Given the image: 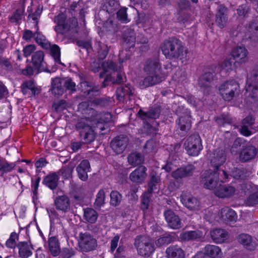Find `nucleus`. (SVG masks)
I'll return each instance as SVG.
<instances>
[{"label": "nucleus", "mask_w": 258, "mask_h": 258, "mask_svg": "<svg viewBox=\"0 0 258 258\" xmlns=\"http://www.w3.org/2000/svg\"><path fill=\"white\" fill-rule=\"evenodd\" d=\"M204 252L210 258H221L223 253L221 248L216 245H207L204 248Z\"/></svg>", "instance_id": "cd10ccee"}, {"label": "nucleus", "mask_w": 258, "mask_h": 258, "mask_svg": "<svg viewBox=\"0 0 258 258\" xmlns=\"http://www.w3.org/2000/svg\"><path fill=\"white\" fill-rule=\"evenodd\" d=\"M203 235V232L199 230L186 231L181 233L179 238L181 241H189L201 238Z\"/></svg>", "instance_id": "c756f323"}, {"label": "nucleus", "mask_w": 258, "mask_h": 258, "mask_svg": "<svg viewBox=\"0 0 258 258\" xmlns=\"http://www.w3.org/2000/svg\"><path fill=\"white\" fill-rule=\"evenodd\" d=\"M22 91L24 95H34L36 93V87L33 81H25L21 86Z\"/></svg>", "instance_id": "c9c22d12"}, {"label": "nucleus", "mask_w": 258, "mask_h": 258, "mask_svg": "<svg viewBox=\"0 0 258 258\" xmlns=\"http://www.w3.org/2000/svg\"><path fill=\"white\" fill-rule=\"evenodd\" d=\"M19 254L22 258H27L32 254V247L28 242H21L18 245Z\"/></svg>", "instance_id": "473e14b6"}, {"label": "nucleus", "mask_w": 258, "mask_h": 258, "mask_svg": "<svg viewBox=\"0 0 258 258\" xmlns=\"http://www.w3.org/2000/svg\"><path fill=\"white\" fill-rule=\"evenodd\" d=\"M213 79V75L210 72H206L199 79V84L201 87H209V84Z\"/></svg>", "instance_id": "79ce46f5"}, {"label": "nucleus", "mask_w": 258, "mask_h": 258, "mask_svg": "<svg viewBox=\"0 0 258 258\" xmlns=\"http://www.w3.org/2000/svg\"><path fill=\"white\" fill-rule=\"evenodd\" d=\"M160 113V109L157 107L151 108L148 112H144L140 109L138 112L140 117L145 120H148L150 118L156 119L159 116Z\"/></svg>", "instance_id": "c85d7f7f"}, {"label": "nucleus", "mask_w": 258, "mask_h": 258, "mask_svg": "<svg viewBox=\"0 0 258 258\" xmlns=\"http://www.w3.org/2000/svg\"><path fill=\"white\" fill-rule=\"evenodd\" d=\"M237 240L239 243L249 250H253L256 247V244L253 241L252 237L249 234H241L238 235Z\"/></svg>", "instance_id": "b1692460"}, {"label": "nucleus", "mask_w": 258, "mask_h": 258, "mask_svg": "<svg viewBox=\"0 0 258 258\" xmlns=\"http://www.w3.org/2000/svg\"><path fill=\"white\" fill-rule=\"evenodd\" d=\"M219 92L225 101H229L239 94V85L234 80L226 81L220 86Z\"/></svg>", "instance_id": "39448f33"}, {"label": "nucleus", "mask_w": 258, "mask_h": 258, "mask_svg": "<svg viewBox=\"0 0 258 258\" xmlns=\"http://www.w3.org/2000/svg\"><path fill=\"white\" fill-rule=\"evenodd\" d=\"M73 168L70 166H65L62 168L60 172H61V174L62 176L65 178L68 179L70 178L73 172Z\"/></svg>", "instance_id": "680f3d73"}, {"label": "nucleus", "mask_w": 258, "mask_h": 258, "mask_svg": "<svg viewBox=\"0 0 258 258\" xmlns=\"http://www.w3.org/2000/svg\"><path fill=\"white\" fill-rule=\"evenodd\" d=\"M103 71L105 73H111L114 72L116 70V68L114 64L111 61H104L102 64Z\"/></svg>", "instance_id": "5fc2aeb1"}, {"label": "nucleus", "mask_w": 258, "mask_h": 258, "mask_svg": "<svg viewBox=\"0 0 258 258\" xmlns=\"http://www.w3.org/2000/svg\"><path fill=\"white\" fill-rule=\"evenodd\" d=\"M112 118V115L109 112L100 114H94L90 118L89 117L82 118L76 124V127L79 132L81 140L84 143L92 142L95 138L96 133L104 131L106 125L105 123L109 122Z\"/></svg>", "instance_id": "f257e3e1"}, {"label": "nucleus", "mask_w": 258, "mask_h": 258, "mask_svg": "<svg viewBox=\"0 0 258 258\" xmlns=\"http://www.w3.org/2000/svg\"><path fill=\"white\" fill-rule=\"evenodd\" d=\"M221 220L227 223L235 222L237 219V215L235 211L228 207L222 208L220 212Z\"/></svg>", "instance_id": "4be33fe9"}, {"label": "nucleus", "mask_w": 258, "mask_h": 258, "mask_svg": "<svg viewBox=\"0 0 258 258\" xmlns=\"http://www.w3.org/2000/svg\"><path fill=\"white\" fill-rule=\"evenodd\" d=\"M118 4L115 0H105L103 9L107 12L111 13L117 7Z\"/></svg>", "instance_id": "c03bdc74"}, {"label": "nucleus", "mask_w": 258, "mask_h": 258, "mask_svg": "<svg viewBox=\"0 0 258 258\" xmlns=\"http://www.w3.org/2000/svg\"><path fill=\"white\" fill-rule=\"evenodd\" d=\"M233 61L231 58L226 59L222 63L221 67L222 69L229 71L232 69Z\"/></svg>", "instance_id": "774afa93"}, {"label": "nucleus", "mask_w": 258, "mask_h": 258, "mask_svg": "<svg viewBox=\"0 0 258 258\" xmlns=\"http://www.w3.org/2000/svg\"><path fill=\"white\" fill-rule=\"evenodd\" d=\"M231 55L233 59L240 63H245L249 59L248 51L244 46H238L233 48Z\"/></svg>", "instance_id": "f8f14e48"}, {"label": "nucleus", "mask_w": 258, "mask_h": 258, "mask_svg": "<svg viewBox=\"0 0 258 258\" xmlns=\"http://www.w3.org/2000/svg\"><path fill=\"white\" fill-rule=\"evenodd\" d=\"M41 13V11L39 9H37L35 12L34 14H30L28 16V19L29 21H33V23L34 24L35 28H36L37 30L38 29V19Z\"/></svg>", "instance_id": "864d4df0"}, {"label": "nucleus", "mask_w": 258, "mask_h": 258, "mask_svg": "<svg viewBox=\"0 0 258 258\" xmlns=\"http://www.w3.org/2000/svg\"><path fill=\"white\" fill-rule=\"evenodd\" d=\"M44 57V53L41 50L36 51L32 54V62L36 69H39L44 67L45 63Z\"/></svg>", "instance_id": "2f4dec72"}, {"label": "nucleus", "mask_w": 258, "mask_h": 258, "mask_svg": "<svg viewBox=\"0 0 258 258\" xmlns=\"http://www.w3.org/2000/svg\"><path fill=\"white\" fill-rule=\"evenodd\" d=\"M227 9L223 6H220L216 16V23L220 28H223L227 23Z\"/></svg>", "instance_id": "f704fd0d"}, {"label": "nucleus", "mask_w": 258, "mask_h": 258, "mask_svg": "<svg viewBox=\"0 0 258 258\" xmlns=\"http://www.w3.org/2000/svg\"><path fill=\"white\" fill-rule=\"evenodd\" d=\"M90 165L89 162L87 160H84L81 161L80 164L77 167V171L79 177L83 181H85L88 178L87 173L89 171Z\"/></svg>", "instance_id": "a878e982"}, {"label": "nucleus", "mask_w": 258, "mask_h": 258, "mask_svg": "<svg viewBox=\"0 0 258 258\" xmlns=\"http://www.w3.org/2000/svg\"><path fill=\"white\" fill-rule=\"evenodd\" d=\"M59 178L55 173H52L47 175L43 179V183L51 189L56 188Z\"/></svg>", "instance_id": "72a5a7b5"}, {"label": "nucleus", "mask_w": 258, "mask_h": 258, "mask_svg": "<svg viewBox=\"0 0 258 258\" xmlns=\"http://www.w3.org/2000/svg\"><path fill=\"white\" fill-rule=\"evenodd\" d=\"M162 51L168 58H179L182 62L186 60L188 50L177 39L173 38L165 41L162 47Z\"/></svg>", "instance_id": "f03ea898"}, {"label": "nucleus", "mask_w": 258, "mask_h": 258, "mask_svg": "<svg viewBox=\"0 0 258 258\" xmlns=\"http://www.w3.org/2000/svg\"><path fill=\"white\" fill-rule=\"evenodd\" d=\"M16 165L14 163H8L6 160L0 159V171H2L4 173H7L12 171Z\"/></svg>", "instance_id": "a18cd8bd"}, {"label": "nucleus", "mask_w": 258, "mask_h": 258, "mask_svg": "<svg viewBox=\"0 0 258 258\" xmlns=\"http://www.w3.org/2000/svg\"><path fill=\"white\" fill-rule=\"evenodd\" d=\"M229 175L224 170L206 171L202 175V182L205 188L215 190L219 182L227 181Z\"/></svg>", "instance_id": "7ed1b4c3"}, {"label": "nucleus", "mask_w": 258, "mask_h": 258, "mask_svg": "<svg viewBox=\"0 0 258 258\" xmlns=\"http://www.w3.org/2000/svg\"><path fill=\"white\" fill-rule=\"evenodd\" d=\"M148 76L140 83L142 88H146L159 83L165 79L164 75L160 73L147 74Z\"/></svg>", "instance_id": "1a4fd4ad"}, {"label": "nucleus", "mask_w": 258, "mask_h": 258, "mask_svg": "<svg viewBox=\"0 0 258 258\" xmlns=\"http://www.w3.org/2000/svg\"><path fill=\"white\" fill-rule=\"evenodd\" d=\"M248 32L251 37L258 36V24L253 22L249 25Z\"/></svg>", "instance_id": "052dcab7"}, {"label": "nucleus", "mask_w": 258, "mask_h": 258, "mask_svg": "<svg viewBox=\"0 0 258 258\" xmlns=\"http://www.w3.org/2000/svg\"><path fill=\"white\" fill-rule=\"evenodd\" d=\"M50 49L51 54L54 59L55 61L58 63H60V49L59 47L56 45H50L49 48Z\"/></svg>", "instance_id": "3c124183"}, {"label": "nucleus", "mask_w": 258, "mask_h": 258, "mask_svg": "<svg viewBox=\"0 0 258 258\" xmlns=\"http://www.w3.org/2000/svg\"><path fill=\"white\" fill-rule=\"evenodd\" d=\"M247 95L254 101H258V72L253 70L248 75L245 86Z\"/></svg>", "instance_id": "423d86ee"}, {"label": "nucleus", "mask_w": 258, "mask_h": 258, "mask_svg": "<svg viewBox=\"0 0 258 258\" xmlns=\"http://www.w3.org/2000/svg\"><path fill=\"white\" fill-rule=\"evenodd\" d=\"M55 208L62 213H66L71 210V201L69 198L66 196H58L54 201Z\"/></svg>", "instance_id": "ddd939ff"}, {"label": "nucleus", "mask_w": 258, "mask_h": 258, "mask_svg": "<svg viewBox=\"0 0 258 258\" xmlns=\"http://www.w3.org/2000/svg\"><path fill=\"white\" fill-rule=\"evenodd\" d=\"M139 187L137 185H133L131 187L130 190L128 193V199L133 201L136 202L138 199V196L136 192L138 191Z\"/></svg>", "instance_id": "4d7b16f0"}, {"label": "nucleus", "mask_w": 258, "mask_h": 258, "mask_svg": "<svg viewBox=\"0 0 258 258\" xmlns=\"http://www.w3.org/2000/svg\"><path fill=\"white\" fill-rule=\"evenodd\" d=\"M161 65L157 59L148 60L145 63L144 70L147 74L158 73L161 72Z\"/></svg>", "instance_id": "412c9836"}, {"label": "nucleus", "mask_w": 258, "mask_h": 258, "mask_svg": "<svg viewBox=\"0 0 258 258\" xmlns=\"http://www.w3.org/2000/svg\"><path fill=\"white\" fill-rule=\"evenodd\" d=\"M116 97L118 100L123 97L125 95H132L134 94L130 85H127L124 87H120L116 91Z\"/></svg>", "instance_id": "ea45409f"}, {"label": "nucleus", "mask_w": 258, "mask_h": 258, "mask_svg": "<svg viewBox=\"0 0 258 258\" xmlns=\"http://www.w3.org/2000/svg\"><path fill=\"white\" fill-rule=\"evenodd\" d=\"M165 220L168 226L172 229H176L181 227V220L178 215L171 210H167L164 213Z\"/></svg>", "instance_id": "2eb2a0df"}, {"label": "nucleus", "mask_w": 258, "mask_h": 258, "mask_svg": "<svg viewBox=\"0 0 258 258\" xmlns=\"http://www.w3.org/2000/svg\"><path fill=\"white\" fill-rule=\"evenodd\" d=\"M67 104L65 100H61L53 103L52 107L56 111H59L67 107Z\"/></svg>", "instance_id": "69168bd1"}, {"label": "nucleus", "mask_w": 258, "mask_h": 258, "mask_svg": "<svg viewBox=\"0 0 258 258\" xmlns=\"http://www.w3.org/2000/svg\"><path fill=\"white\" fill-rule=\"evenodd\" d=\"M212 240L217 243L223 242L227 238V233L221 229H216L210 232Z\"/></svg>", "instance_id": "7c9ffc66"}, {"label": "nucleus", "mask_w": 258, "mask_h": 258, "mask_svg": "<svg viewBox=\"0 0 258 258\" xmlns=\"http://www.w3.org/2000/svg\"><path fill=\"white\" fill-rule=\"evenodd\" d=\"M63 84L64 88L71 91L76 90V84L71 79H63Z\"/></svg>", "instance_id": "e2e57ef3"}, {"label": "nucleus", "mask_w": 258, "mask_h": 258, "mask_svg": "<svg viewBox=\"0 0 258 258\" xmlns=\"http://www.w3.org/2000/svg\"><path fill=\"white\" fill-rule=\"evenodd\" d=\"M49 248L53 256H57L60 251L58 241L55 237H51L48 240Z\"/></svg>", "instance_id": "e433bc0d"}, {"label": "nucleus", "mask_w": 258, "mask_h": 258, "mask_svg": "<svg viewBox=\"0 0 258 258\" xmlns=\"http://www.w3.org/2000/svg\"><path fill=\"white\" fill-rule=\"evenodd\" d=\"M51 91L52 93L55 96L62 95L64 92L63 79L57 77L52 79Z\"/></svg>", "instance_id": "393cba45"}, {"label": "nucleus", "mask_w": 258, "mask_h": 258, "mask_svg": "<svg viewBox=\"0 0 258 258\" xmlns=\"http://www.w3.org/2000/svg\"><path fill=\"white\" fill-rule=\"evenodd\" d=\"M84 218L88 222L94 223L98 218V214L93 209L88 208L84 210Z\"/></svg>", "instance_id": "4c0bfd02"}, {"label": "nucleus", "mask_w": 258, "mask_h": 258, "mask_svg": "<svg viewBox=\"0 0 258 258\" xmlns=\"http://www.w3.org/2000/svg\"><path fill=\"white\" fill-rule=\"evenodd\" d=\"M36 29V42L45 49H48L50 47V43L46 39L45 37L38 31V29Z\"/></svg>", "instance_id": "a19ab883"}, {"label": "nucleus", "mask_w": 258, "mask_h": 258, "mask_svg": "<svg viewBox=\"0 0 258 258\" xmlns=\"http://www.w3.org/2000/svg\"><path fill=\"white\" fill-rule=\"evenodd\" d=\"M78 245L83 252H89L96 248L97 240L89 233H80L78 236Z\"/></svg>", "instance_id": "0eeeda50"}, {"label": "nucleus", "mask_w": 258, "mask_h": 258, "mask_svg": "<svg viewBox=\"0 0 258 258\" xmlns=\"http://www.w3.org/2000/svg\"><path fill=\"white\" fill-rule=\"evenodd\" d=\"M226 155L223 150H216L213 156L211 159V162L215 170H220L219 167L222 165L226 161Z\"/></svg>", "instance_id": "f3484780"}, {"label": "nucleus", "mask_w": 258, "mask_h": 258, "mask_svg": "<svg viewBox=\"0 0 258 258\" xmlns=\"http://www.w3.org/2000/svg\"><path fill=\"white\" fill-rule=\"evenodd\" d=\"M185 149L190 156H198L203 149L201 138L197 135L190 136L185 143Z\"/></svg>", "instance_id": "6e6552de"}, {"label": "nucleus", "mask_w": 258, "mask_h": 258, "mask_svg": "<svg viewBox=\"0 0 258 258\" xmlns=\"http://www.w3.org/2000/svg\"><path fill=\"white\" fill-rule=\"evenodd\" d=\"M182 203L190 210H196L200 205L199 201L195 197L186 194H182L180 197Z\"/></svg>", "instance_id": "aec40b11"}, {"label": "nucleus", "mask_w": 258, "mask_h": 258, "mask_svg": "<svg viewBox=\"0 0 258 258\" xmlns=\"http://www.w3.org/2000/svg\"><path fill=\"white\" fill-rule=\"evenodd\" d=\"M150 180L148 183V191L152 193L153 190L155 188L156 184L160 181V177L155 173H152L150 175Z\"/></svg>", "instance_id": "49530a36"}, {"label": "nucleus", "mask_w": 258, "mask_h": 258, "mask_svg": "<svg viewBox=\"0 0 258 258\" xmlns=\"http://www.w3.org/2000/svg\"><path fill=\"white\" fill-rule=\"evenodd\" d=\"M65 20V16L63 14L58 15L54 18V22L57 24L54 29L58 34H64L70 31V27L66 24Z\"/></svg>", "instance_id": "6ab92c4d"}, {"label": "nucleus", "mask_w": 258, "mask_h": 258, "mask_svg": "<svg viewBox=\"0 0 258 258\" xmlns=\"http://www.w3.org/2000/svg\"><path fill=\"white\" fill-rule=\"evenodd\" d=\"M246 204L249 206H253L258 204V192L251 195L246 200Z\"/></svg>", "instance_id": "338daca9"}, {"label": "nucleus", "mask_w": 258, "mask_h": 258, "mask_svg": "<svg viewBox=\"0 0 258 258\" xmlns=\"http://www.w3.org/2000/svg\"><path fill=\"white\" fill-rule=\"evenodd\" d=\"M128 143V139L126 136H119L115 138L111 142L110 146L116 154L122 153Z\"/></svg>", "instance_id": "9d476101"}, {"label": "nucleus", "mask_w": 258, "mask_h": 258, "mask_svg": "<svg viewBox=\"0 0 258 258\" xmlns=\"http://www.w3.org/2000/svg\"><path fill=\"white\" fill-rule=\"evenodd\" d=\"M89 106V102H83L79 104L78 109L82 112L85 110H88L90 111L89 113H91L92 116H93L94 114H96V111L91 107H90Z\"/></svg>", "instance_id": "13d9d810"}, {"label": "nucleus", "mask_w": 258, "mask_h": 258, "mask_svg": "<svg viewBox=\"0 0 258 258\" xmlns=\"http://www.w3.org/2000/svg\"><path fill=\"white\" fill-rule=\"evenodd\" d=\"M146 171L147 168L145 166H140L138 167L130 174V180L138 183L143 182L147 176Z\"/></svg>", "instance_id": "4468645a"}, {"label": "nucleus", "mask_w": 258, "mask_h": 258, "mask_svg": "<svg viewBox=\"0 0 258 258\" xmlns=\"http://www.w3.org/2000/svg\"><path fill=\"white\" fill-rule=\"evenodd\" d=\"M257 153V150L253 146L248 145L242 147L239 159L242 162H246L253 159Z\"/></svg>", "instance_id": "dca6fc26"}, {"label": "nucleus", "mask_w": 258, "mask_h": 258, "mask_svg": "<svg viewBox=\"0 0 258 258\" xmlns=\"http://www.w3.org/2000/svg\"><path fill=\"white\" fill-rule=\"evenodd\" d=\"M134 245L138 254L148 257L154 251L151 239L145 235L138 236L135 239Z\"/></svg>", "instance_id": "20e7f679"}, {"label": "nucleus", "mask_w": 258, "mask_h": 258, "mask_svg": "<svg viewBox=\"0 0 258 258\" xmlns=\"http://www.w3.org/2000/svg\"><path fill=\"white\" fill-rule=\"evenodd\" d=\"M168 258H184L185 252L184 250L177 245H171L168 247L166 250Z\"/></svg>", "instance_id": "bb28decb"}, {"label": "nucleus", "mask_w": 258, "mask_h": 258, "mask_svg": "<svg viewBox=\"0 0 258 258\" xmlns=\"http://www.w3.org/2000/svg\"><path fill=\"white\" fill-rule=\"evenodd\" d=\"M24 12V9L23 7L17 9L15 13L11 17V20L12 22H18L21 20Z\"/></svg>", "instance_id": "6e6d98bb"}, {"label": "nucleus", "mask_w": 258, "mask_h": 258, "mask_svg": "<svg viewBox=\"0 0 258 258\" xmlns=\"http://www.w3.org/2000/svg\"><path fill=\"white\" fill-rule=\"evenodd\" d=\"M106 192L104 189H100L96 195L94 206L96 208H99L105 203Z\"/></svg>", "instance_id": "58836bf2"}, {"label": "nucleus", "mask_w": 258, "mask_h": 258, "mask_svg": "<svg viewBox=\"0 0 258 258\" xmlns=\"http://www.w3.org/2000/svg\"><path fill=\"white\" fill-rule=\"evenodd\" d=\"M100 49L98 51V56L100 59H103L105 58L107 55L109 51V48L104 44H100Z\"/></svg>", "instance_id": "bf43d9fd"}, {"label": "nucleus", "mask_w": 258, "mask_h": 258, "mask_svg": "<svg viewBox=\"0 0 258 258\" xmlns=\"http://www.w3.org/2000/svg\"><path fill=\"white\" fill-rule=\"evenodd\" d=\"M177 123L181 131L189 130L191 124L190 112L186 110L184 114L179 117Z\"/></svg>", "instance_id": "5701e85b"}, {"label": "nucleus", "mask_w": 258, "mask_h": 258, "mask_svg": "<svg viewBox=\"0 0 258 258\" xmlns=\"http://www.w3.org/2000/svg\"><path fill=\"white\" fill-rule=\"evenodd\" d=\"M195 167L192 165H188L184 167L178 168L172 173V176L176 180L189 176L192 175Z\"/></svg>", "instance_id": "a211bd4d"}, {"label": "nucleus", "mask_w": 258, "mask_h": 258, "mask_svg": "<svg viewBox=\"0 0 258 258\" xmlns=\"http://www.w3.org/2000/svg\"><path fill=\"white\" fill-rule=\"evenodd\" d=\"M18 240V234L16 232H13L11 233L9 238L6 241V245L9 248H14L16 245Z\"/></svg>", "instance_id": "09e8293b"}, {"label": "nucleus", "mask_w": 258, "mask_h": 258, "mask_svg": "<svg viewBox=\"0 0 258 258\" xmlns=\"http://www.w3.org/2000/svg\"><path fill=\"white\" fill-rule=\"evenodd\" d=\"M127 159L128 163L134 166L141 164L143 161L142 156L137 153H131L128 155Z\"/></svg>", "instance_id": "37998d69"}, {"label": "nucleus", "mask_w": 258, "mask_h": 258, "mask_svg": "<svg viewBox=\"0 0 258 258\" xmlns=\"http://www.w3.org/2000/svg\"><path fill=\"white\" fill-rule=\"evenodd\" d=\"M148 191V192L145 193L142 198L141 201V209L144 211L148 210L149 207L150 202V194Z\"/></svg>", "instance_id": "603ef678"}, {"label": "nucleus", "mask_w": 258, "mask_h": 258, "mask_svg": "<svg viewBox=\"0 0 258 258\" xmlns=\"http://www.w3.org/2000/svg\"><path fill=\"white\" fill-rule=\"evenodd\" d=\"M36 50V46L34 44H29L26 45L23 48V52L24 56L28 57Z\"/></svg>", "instance_id": "0e129e2a"}, {"label": "nucleus", "mask_w": 258, "mask_h": 258, "mask_svg": "<svg viewBox=\"0 0 258 258\" xmlns=\"http://www.w3.org/2000/svg\"><path fill=\"white\" fill-rule=\"evenodd\" d=\"M238 189H236L233 186L220 184L214 190V194L220 198H227L234 196L235 194H238Z\"/></svg>", "instance_id": "9b49d317"}, {"label": "nucleus", "mask_w": 258, "mask_h": 258, "mask_svg": "<svg viewBox=\"0 0 258 258\" xmlns=\"http://www.w3.org/2000/svg\"><path fill=\"white\" fill-rule=\"evenodd\" d=\"M110 204L116 206L118 205L121 200V195L117 191H112L110 193Z\"/></svg>", "instance_id": "de8ad7c7"}, {"label": "nucleus", "mask_w": 258, "mask_h": 258, "mask_svg": "<svg viewBox=\"0 0 258 258\" xmlns=\"http://www.w3.org/2000/svg\"><path fill=\"white\" fill-rule=\"evenodd\" d=\"M126 10L127 8H122L119 10L117 13L118 19L124 23H127L130 21L127 18Z\"/></svg>", "instance_id": "8fccbe9b"}]
</instances>
